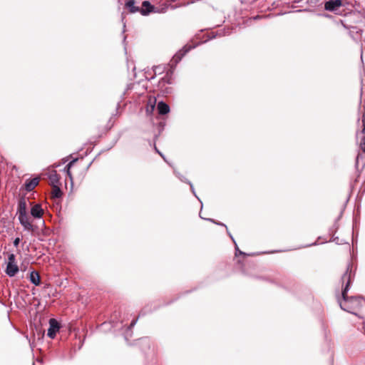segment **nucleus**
<instances>
[{
    "mask_svg": "<svg viewBox=\"0 0 365 365\" xmlns=\"http://www.w3.org/2000/svg\"><path fill=\"white\" fill-rule=\"evenodd\" d=\"M19 242H20V238L19 237H16L14 240V245L17 247L19 245Z\"/></svg>",
    "mask_w": 365,
    "mask_h": 365,
    "instance_id": "nucleus-19",
    "label": "nucleus"
},
{
    "mask_svg": "<svg viewBox=\"0 0 365 365\" xmlns=\"http://www.w3.org/2000/svg\"><path fill=\"white\" fill-rule=\"evenodd\" d=\"M361 160L362 161V166L364 167L365 165V159H364L362 155L358 154V155L356 157V168L359 167V163Z\"/></svg>",
    "mask_w": 365,
    "mask_h": 365,
    "instance_id": "nucleus-16",
    "label": "nucleus"
},
{
    "mask_svg": "<svg viewBox=\"0 0 365 365\" xmlns=\"http://www.w3.org/2000/svg\"><path fill=\"white\" fill-rule=\"evenodd\" d=\"M217 225L226 227V225L225 224H223V223H217Z\"/></svg>",
    "mask_w": 365,
    "mask_h": 365,
    "instance_id": "nucleus-23",
    "label": "nucleus"
},
{
    "mask_svg": "<svg viewBox=\"0 0 365 365\" xmlns=\"http://www.w3.org/2000/svg\"><path fill=\"white\" fill-rule=\"evenodd\" d=\"M29 280L34 285H36V286L39 285L40 282H41V279H40V275H39L38 272L36 271L31 272L30 276H29Z\"/></svg>",
    "mask_w": 365,
    "mask_h": 365,
    "instance_id": "nucleus-10",
    "label": "nucleus"
},
{
    "mask_svg": "<svg viewBox=\"0 0 365 365\" xmlns=\"http://www.w3.org/2000/svg\"><path fill=\"white\" fill-rule=\"evenodd\" d=\"M28 202L31 205L29 200L25 197H21L18 202L17 215L20 224L23 226L24 230L33 232L35 227L31 221V218L28 214Z\"/></svg>",
    "mask_w": 365,
    "mask_h": 365,
    "instance_id": "nucleus-2",
    "label": "nucleus"
},
{
    "mask_svg": "<svg viewBox=\"0 0 365 365\" xmlns=\"http://www.w3.org/2000/svg\"><path fill=\"white\" fill-rule=\"evenodd\" d=\"M214 37H215V36H212L209 37V38L211 39V38H213Z\"/></svg>",
    "mask_w": 365,
    "mask_h": 365,
    "instance_id": "nucleus-24",
    "label": "nucleus"
},
{
    "mask_svg": "<svg viewBox=\"0 0 365 365\" xmlns=\"http://www.w3.org/2000/svg\"><path fill=\"white\" fill-rule=\"evenodd\" d=\"M195 46L185 45L182 50L179 51L171 60V66L177 64L182 58V56L190 49L195 48Z\"/></svg>",
    "mask_w": 365,
    "mask_h": 365,
    "instance_id": "nucleus-5",
    "label": "nucleus"
},
{
    "mask_svg": "<svg viewBox=\"0 0 365 365\" xmlns=\"http://www.w3.org/2000/svg\"><path fill=\"white\" fill-rule=\"evenodd\" d=\"M137 322V319H133L131 323H130V328H132L133 327L135 326V324H136Z\"/></svg>",
    "mask_w": 365,
    "mask_h": 365,
    "instance_id": "nucleus-21",
    "label": "nucleus"
},
{
    "mask_svg": "<svg viewBox=\"0 0 365 365\" xmlns=\"http://www.w3.org/2000/svg\"><path fill=\"white\" fill-rule=\"evenodd\" d=\"M341 5V0H329L325 3L324 8L327 11H334L337 10Z\"/></svg>",
    "mask_w": 365,
    "mask_h": 365,
    "instance_id": "nucleus-6",
    "label": "nucleus"
},
{
    "mask_svg": "<svg viewBox=\"0 0 365 365\" xmlns=\"http://www.w3.org/2000/svg\"><path fill=\"white\" fill-rule=\"evenodd\" d=\"M134 0H128L125 4V7L129 10L130 13H135L140 11L143 15H147L153 11V6H152L149 1H144L142 4V9L135 6Z\"/></svg>",
    "mask_w": 365,
    "mask_h": 365,
    "instance_id": "nucleus-3",
    "label": "nucleus"
},
{
    "mask_svg": "<svg viewBox=\"0 0 365 365\" xmlns=\"http://www.w3.org/2000/svg\"><path fill=\"white\" fill-rule=\"evenodd\" d=\"M230 33H231V32H230V29H228L226 31H225V30L224 29V32H223V34H222V33H221V30H220V31H218V35H219V36L229 35Z\"/></svg>",
    "mask_w": 365,
    "mask_h": 365,
    "instance_id": "nucleus-18",
    "label": "nucleus"
},
{
    "mask_svg": "<svg viewBox=\"0 0 365 365\" xmlns=\"http://www.w3.org/2000/svg\"><path fill=\"white\" fill-rule=\"evenodd\" d=\"M155 150L165 160L164 155H163V153L159 151V150L156 148V146H155Z\"/></svg>",
    "mask_w": 365,
    "mask_h": 365,
    "instance_id": "nucleus-20",
    "label": "nucleus"
},
{
    "mask_svg": "<svg viewBox=\"0 0 365 365\" xmlns=\"http://www.w3.org/2000/svg\"><path fill=\"white\" fill-rule=\"evenodd\" d=\"M19 272V267L16 264L7 263L6 268L5 270L6 274L10 277H14Z\"/></svg>",
    "mask_w": 365,
    "mask_h": 365,
    "instance_id": "nucleus-8",
    "label": "nucleus"
},
{
    "mask_svg": "<svg viewBox=\"0 0 365 365\" xmlns=\"http://www.w3.org/2000/svg\"><path fill=\"white\" fill-rule=\"evenodd\" d=\"M49 180L52 182L53 185H56V184L59 181V178L56 171H53L52 173L50 174Z\"/></svg>",
    "mask_w": 365,
    "mask_h": 365,
    "instance_id": "nucleus-14",
    "label": "nucleus"
},
{
    "mask_svg": "<svg viewBox=\"0 0 365 365\" xmlns=\"http://www.w3.org/2000/svg\"><path fill=\"white\" fill-rule=\"evenodd\" d=\"M51 195L54 198H59L61 197L62 192L58 186L53 185Z\"/></svg>",
    "mask_w": 365,
    "mask_h": 365,
    "instance_id": "nucleus-13",
    "label": "nucleus"
},
{
    "mask_svg": "<svg viewBox=\"0 0 365 365\" xmlns=\"http://www.w3.org/2000/svg\"><path fill=\"white\" fill-rule=\"evenodd\" d=\"M11 264H16V256L14 254H9L8 257V262Z\"/></svg>",
    "mask_w": 365,
    "mask_h": 365,
    "instance_id": "nucleus-17",
    "label": "nucleus"
},
{
    "mask_svg": "<svg viewBox=\"0 0 365 365\" xmlns=\"http://www.w3.org/2000/svg\"><path fill=\"white\" fill-rule=\"evenodd\" d=\"M190 185L191 190H192V192L195 194V191H194V188H193L192 185L191 183H190Z\"/></svg>",
    "mask_w": 365,
    "mask_h": 365,
    "instance_id": "nucleus-22",
    "label": "nucleus"
},
{
    "mask_svg": "<svg viewBox=\"0 0 365 365\" xmlns=\"http://www.w3.org/2000/svg\"><path fill=\"white\" fill-rule=\"evenodd\" d=\"M157 109L158 113L160 115H165L170 112V107L168 104L164 103L163 101H160L158 103Z\"/></svg>",
    "mask_w": 365,
    "mask_h": 365,
    "instance_id": "nucleus-9",
    "label": "nucleus"
},
{
    "mask_svg": "<svg viewBox=\"0 0 365 365\" xmlns=\"http://www.w3.org/2000/svg\"><path fill=\"white\" fill-rule=\"evenodd\" d=\"M60 329V324L55 319H51L49 320V328L48 329L47 335L51 339H54L56 333Z\"/></svg>",
    "mask_w": 365,
    "mask_h": 365,
    "instance_id": "nucleus-4",
    "label": "nucleus"
},
{
    "mask_svg": "<svg viewBox=\"0 0 365 365\" xmlns=\"http://www.w3.org/2000/svg\"><path fill=\"white\" fill-rule=\"evenodd\" d=\"M38 184V178H33L31 180H29L25 182V189L27 191H31L36 187V186H37Z\"/></svg>",
    "mask_w": 365,
    "mask_h": 365,
    "instance_id": "nucleus-11",
    "label": "nucleus"
},
{
    "mask_svg": "<svg viewBox=\"0 0 365 365\" xmlns=\"http://www.w3.org/2000/svg\"><path fill=\"white\" fill-rule=\"evenodd\" d=\"M355 275V268L352 263L347 265L345 273L341 277L342 284H345L341 292V299H339L340 307L351 314L358 316L357 312L365 305V299L361 297H349L347 292Z\"/></svg>",
    "mask_w": 365,
    "mask_h": 365,
    "instance_id": "nucleus-1",
    "label": "nucleus"
},
{
    "mask_svg": "<svg viewBox=\"0 0 365 365\" xmlns=\"http://www.w3.org/2000/svg\"><path fill=\"white\" fill-rule=\"evenodd\" d=\"M76 161V160H73L72 161H71L66 167H65V170H66V173H67V175L71 179V171H70V169L71 168V166L74 164V163Z\"/></svg>",
    "mask_w": 365,
    "mask_h": 365,
    "instance_id": "nucleus-15",
    "label": "nucleus"
},
{
    "mask_svg": "<svg viewBox=\"0 0 365 365\" xmlns=\"http://www.w3.org/2000/svg\"><path fill=\"white\" fill-rule=\"evenodd\" d=\"M44 210L40 204H35L31 208V215L35 219L42 218Z\"/></svg>",
    "mask_w": 365,
    "mask_h": 365,
    "instance_id": "nucleus-7",
    "label": "nucleus"
},
{
    "mask_svg": "<svg viewBox=\"0 0 365 365\" xmlns=\"http://www.w3.org/2000/svg\"><path fill=\"white\" fill-rule=\"evenodd\" d=\"M155 103H156L155 98H151V97L149 98V99L148 101L147 106H146V113L148 115H150L153 112L155 107Z\"/></svg>",
    "mask_w": 365,
    "mask_h": 365,
    "instance_id": "nucleus-12",
    "label": "nucleus"
}]
</instances>
